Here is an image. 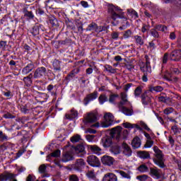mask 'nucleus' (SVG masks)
<instances>
[{
	"instance_id": "nucleus-1",
	"label": "nucleus",
	"mask_w": 181,
	"mask_h": 181,
	"mask_svg": "<svg viewBox=\"0 0 181 181\" xmlns=\"http://www.w3.org/2000/svg\"><path fill=\"white\" fill-rule=\"evenodd\" d=\"M107 12L112 21L122 19L124 23H128L127 17H125L124 12H122V9L119 7L115 6L113 4H110L107 7Z\"/></svg>"
},
{
	"instance_id": "nucleus-2",
	"label": "nucleus",
	"mask_w": 181,
	"mask_h": 181,
	"mask_svg": "<svg viewBox=\"0 0 181 181\" xmlns=\"http://www.w3.org/2000/svg\"><path fill=\"white\" fill-rule=\"evenodd\" d=\"M97 121H98V112L95 110L86 112L83 115V124L84 125H91V124H95Z\"/></svg>"
},
{
	"instance_id": "nucleus-3",
	"label": "nucleus",
	"mask_w": 181,
	"mask_h": 181,
	"mask_svg": "<svg viewBox=\"0 0 181 181\" xmlns=\"http://www.w3.org/2000/svg\"><path fill=\"white\" fill-rule=\"evenodd\" d=\"M153 151L156 156V158H153L154 163H156L157 166H159V168H165L166 165H165V160L163 159V153H162V151H160L156 146L153 147Z\"/></svg>"
},
{
	"instance_id": "nucleus-4",
	"label": "nucleus",
	"mask_w": 181,
	"mask_h": 181,
	"mask_svg": "<svg viewBox=\"0 0 181 181\" xmlns=\"http://www.w3.org/2000/svg\"><path fill=\"white\" fill-rule=\"evenodd\" d=\"M105 121L101 123V127L103 128H108V127H111L112 123L114 122V115L112 113H105L104 115Z\"/></svg>"
},
{
	"instance_id": "nucleus-5",
	"label": "nucleus",
	"mask_w": 181,
	"mask_h": 181,
	"mask_svg": "<svg viewBox=\"0 0 181 181\" xmlns=\"http://www.w3.org/2000/svg\"><path fill=\"white\" fill-rule=\"evenodd\" d=\"M47 74V69L45 66L38 67L34 71V78H43Z\"/></svg>"
},
{
	"instance_id": "nucleus-6",
	"label": "nucleus",
	"mask_w": 181,
	"mask_h": 181,
	"mask_svg": "<svg viewBox=\"0 0 181 181\" xmlns=\"http://www.w3.org/2000/svg\"><path fill=\"white\" fill-rule=\"evenodd\" d=\"M121 101L118 103V107H122L126 105V107H132V103L128 100V95L125 92L120 93Z\"/></svg>"
},
{
	"instance_id": "nucleus-7",
	"label": "nucleus",
	"mask_w": 181,
	"mask_h": 181,
	"mask_svg": "<svg viewBox=\"0 0 181 181\" xmlns=\"http://www.w3.org/2000/svg\"><path fill=\"white\" fill-rule=\"evenodd\" d=\"M122 132V127L117 126L115 128H112L110 132V136L112 138H116L117 141H119L121 138V132Z\"/></svg>"
},
{
	"instance_id": "nucleus-8",
	"label": "nucleus",
	"mask_w": 181,
	"mask_h": 181,
	"mask_svg": "<svg viewBox=\"0 0 181 181\" xmlns=\"http://www.w3.org/2000/svg\"><path fill=\"white\" fill-rule=\"evenodd\" d=\"M75 153L79 158H83L86 155V148L84 145L79 144L74 148Z\"/></svg>"
},
{
	"instance_id": "nucleus-9",
	"label": "nucleus",
	"mask_w": 181,
	"mask_h": 181,
	"mask_svg": "<svg viewBox=\"0 0 181 181\" xmlns=\"http://www.w3.org/2000/svg\"><path fill=\"white\" fill-rule=\"evenodd\" d=\"M119 111L124 114V115L131 116L134 114V110L132 109V106L127 107V105L119 106L118 107Z\"/></svg>"
},
{
	"instance_id": "nucleus-10",
	"label": "nucleus",
	"mask_w": 181,
	"mask_h": 181,
	"mask_svg": "<svg viewBox=\"0 0 181 181\" xmlns=\"http://www.w3.org/2000/svg\"><path fill=\"white\" fill-rule=\"evenodd\" d=\"M181 59V49H175L170 54V60L173 62H179Z\"/></svg>"
},
{
	"instance_id": "nucleus-11",
	"label": "nucleus",
	"mask_w": 181,
	"mask_h": 181,
	"mask_svg": "<svg viewBox=\"0 0 181 181\" xmlns=\"http://www.w3.org/2000/svg\"><path fill=\"white\" fill-rule=\"evenodd\" d=\"M150 175L151 176H152V177H154L155 179H160V177L162 176V170L156 167L151 168Z\"/></svg>"
},
{
	"instance_id": "nucleus-12",
	"label": "nucleus",
	"mask_w": 181,
	"mask_h": 181,
	"mask_svg": "<svg viewBox=\"0 0 181 181\" xmlns=\"http://www.w3.org/2000/svg\"><path fill=\"white\" fill-rule=\"evenodd\" d=\"M101 144L104 148H111L114 143L112 142V139L110 136H105L102 138Z\"/></svg>"
},
{
	"instance_id": "nucleus-13",
	"label": "nucleus",
	"mask_w": 181,
	"mask_h": 181,
	"mask_svg": "<svg viewBox=\"0 0 181 181\" xmlns=\"http://www.w3.org/2000/svg\"><path fill=\"white\" fill-rule=\"evenodd\" d=\"M87 162L90 166H99L100 160L95 156H89L87 158Z\"/></svg>"
},
{
	"instance_id": "nucleus-14",
	"label": "nucleus",
	"mask_w": 181,
	"mask_h": 181,
	"mask_svg": "<svg viewBox=\"0 0 181 181\" xmlns=\"http://www.w3.org/2000/svg\"><path fill=\"white\" fill-rule=\"evenodd\" d=\"M15 177H16V175L8 172L0 174V181L11 180V179H15Z\"/></svg>"
},
{
	"instance_id": "nucleus-15",
	"label": "nucleus",
	"mask_w": 181,
	"mask_h": 181,
	"mask_svg": "<svg viewBox=\"0 0 181 181\" xmlns=\"http://www.w3.org/2000/svg\"><path fill=\"white\" fill-rule=\"evenodd\" d=\"M84 166H86V162H84L83 158L77 159L75 164L72 165L74 170H81Z\"/></svg>"
},
{
	"instance_id": "nucleus-16",
	"label": "nucleus",
	"mask_w": 181,
	"mask_h": 181,
	"mask_svg": "<svg viewBox=\"0 0 181 181\" xmlns=\"http://www.w3.org/2000/svg\"><path fill=\"white\" fill-rule=\"evenodd\" d=\"M39 173H41V177L43 179L45 177H49L50 175L47 173V166L46 164L40 165L38 168Z\"/></svg>"
},
{
	"instance_id": "nucleus-17",
	"label": "nucleus",
	"mask_w": 181,
	"mask_h": 181,
	"mask_svg": "<svg viewBox=\"0 0 181 181\" xmlns=\"http://www.w3.org/2000/svg\"><path fill=\"white\" fill-rule=\"evenodd\" d=\"M102 163L103 165H107V166H111L114 165V158L109 156H103L101 158Z\"/></svg>"
},
{
	"instance_id": "nucleus-18",
	"label": "nucleus",
	"mask_w": 181,
	"mask_h": 181,
	"mask_svg": "<svg viewBox=\"0 0 181 181\" xmlns=\"http://www.w3.org/2000/svg\"><path fill=\"white\" fill-rule=\"evenodd\" d=\"M97 97H98V92L94 91L93 93L88 95L86 96V98H85L84 104L86 105H88V103H90V101H93V100H95V98H97Z\"/></svg>"
},
{
	"instance_id": "nucleus-19",
	"label": "nucleus",
	"mask_w": 181,
	"mask_h": 181,
	"mask_svg": "<svg viewBox=\"0 0 181 181\" xmlns=\"http://www.w3.org/2000/svg\"><path fill=\"white\" fill-rule=\"evenodd\" d=\"M141 103L144 105H148V104H151L149 91H146L141 95Z\"/></svg>"
},
{
	"instance_id": "nucleus-20",
	"label": "nucleus",
	"mask_w": 181,
	"mask_h": 181,
	"mask_svg": "<svg viewBox=\"0 0 181 181\" xmlns=\"http://www.w3.org/2000/svg\"><path fill=\"white\" fill-rule=\"evenodd\" d=\"M88 148L92 153H95V155H101V148L97 145H89Z\"/></svg>"
},
{
	"instance_id": "nucleus-21",
	"label": "nucleus",
	"mask_w": 181,
	"mask_h": 181,
	"mask_svg": "<svg viewBox=\"0 0 181 181\" xmlns=\"http://www.w3.org/2000/svg\"><path fill=\"white\" fill-rule=\"evenodd\" d=\"M122 148L123 149V153L126 155V156H131L132 155V150L131 147L127 144V143L123 142L122 144Z\"/></svg>"
},
{
	"instance_id": "nucleus-22",
	"label": "nucleus",
	"mask_w": 181,
	"mask_h": 181,
	"mask_svg": "<svg viewBox=\"0 0 181 181\" xmlns=\"http://www.w3.org/2000/svg\"><path fill=\"white\" fill-rule=\"evenodd\" d=\"M117 175L114 173H108L103 177V181H117Z\"/></svg>"
},
{
	"instance_id": "nucleus-23",
	"label": "nucleus",
	"mask_w": 181,
	"mask_h": 181,
	"mask_svg": "<svg viewBox=\"0 0 181 181\" xmlns=\"http://www.w3.org/2000/svg\"><path fill=\"white\" fill-rule=\"evenodd\" d=\"M132 146L133 149H138V148H141V139L138 136L134 137L132 141Z\"/></svg>"
},
{
	"instance_id": "nucleus-24",
	"label": "nucleus",
	"mask_w": 181,
	"mask_h": 181,
	"mask_svg": "<svg viewBox=\"0 0 181 181\" xmlns=\"http://www.w3.org/2000/svg\"><path fill=\"white\" fill-rule=\"evenodd\" d=\"M47 6L50 9H56L59 6V3L56 0H48L47 2Z\"/></svg>"
},
{
	"instance_id": "nucleus-25",
	"label": "nucleus",
	"mask_w": 181,
	"mask_h": 181,
	"mask_svg": "<svg viewBox=\"0 0 181 181\" xmlns=\"http://www.w3.org/2000/svg\"><path fill=\"white\" fill-rule=\"evenodd\" d=\"M140 70L144 73V74H151V73H152V68L144 64L140 66Z\"/></svg>"
},
{
	"instance_id": "nucleus-26",
	"label": "nucleus",
	"mask_w": 181,
	"mask_h": 181,
	"mask_svg": "<svg viewBox=\"0 0 181 181\" xmlns=\"http://www.w3.org/2000/svg\"><path fill=\"white\" fill-rule=\"evenodd\" d=\"M33 67H35V66L33 63L28 64L23 69V74H29V73L33 70Z\"/></svg>"
},
{
	"instance_id": "nucleus-27",
	"label": "nucleus",
	"mask_w": 181,
	"mask_h": 181,
	"mask_svg": "<svg viewBox=\"0 0 181 181\" xmlns=\"http://www.w3.org/2000/svg\"><path fill=\"white\" fill-rule=\"evenodd\" d=\"M62 160L63 162H69V160H73V155L71 152H66L63 154Z\"/></svg>"
},
{
	"instance_id": "nucleus-28",
	"label": "nucleus",
	"mask_w": 181,
	"mask_h": 181,
	"mask_svg": "<svg viewBox=\"0 0 181 181\" xmlns=\"http://www.w3.org/2000/svg\"><path fill=\"white\" fill-rule=\"evenodd\" d=\"M78 112H77V110L72 109L71 110V114H66L65 115L66 119H73V118H76L78 117Z\"/></svg>"
},
{
	"instance_id": "nucleus-29",
	"label": "nucleus",
	"mask_w": 181,
	"mask_h": 181,
	"mask_svg": "<svg viewBox=\"0 0 181 181\" xmlns=\"http://www.w3.org/2000/svg\"><path fill=\"white\" fill-rule=\"evenodd\" d=\"M110 151L113 153V155H119L120 150H119V146L113 144L110 148Z\"/></svg>"
},
{
	"instance_id": "nucleus-30",
	"label": "nucleus",
	"mask_w": 181,
	"mask_h": 181,
	"mask_svg": "<svg viewBox=\"0 0 181 181\" xmlns=\"http://www.w3.org/2000/svg\"><path fill=\"white\" fill-rule=\"evenodd\" d=\"M89 30H95V32H103V28H101V26L98 27L97 26V24L92 23L88 25Z\"/></svg>"
},
{
	"instance_id": "nucleus-31",
	"label": "nucleus",
	"mask_w": 181,
	"mask_h": 181,
	"mask_svg": "<svg viewBox=\"0 0 181 181\" xmlns=\"http://www.w3.org/2000/svg\"><path fill=\"white\" fill-rule=\"evenodd\" d=\"M60 61L54 59L52 65L55 71H62V67L60 66Z\"/></svg>"
},
{
	"instance_id": "nucleus-32",
	"label": "nucleus",
	"mask_w": 181,
	"mask_h": 181,
	"mask_svg": "<svg viewBox=\"0 0 181 181\" xmlns=\"http://www.w3.org/2000/svg\"><path fill=\"white\" fill-rule=\"evenodd\" d=\"M134 40L136 42V45H137V46H144L145 42L144 41V39H142V37L139 35H135Z\"/></svg>"
},
{
	"instance_id": "nucleus-33",
	"label": "nucleus",
	"mask_w": 181,
	"mask_h": 181,
	"mask_svg": "<svg viewBox=\"0 0 181 181\" xmlns=\"http://www.w3.org/2000/svg\"><path fill=\"white\" fill-rule=\"evenodd\" d=\"M59 156H60V150H56L47 156V160H49L50 158H59Z\"/></svg>"
},
{
	"instance_id": "nucleus-34",
	"label": "nucleus",
	"mask_w": 181,
	"mask_h": 181,
	"mask_svg": "<svg viewBox=\"0 0 181 181\" xmlns=\"http://www.w3.org/2000/svg\"><path fill=\"white\" fill-rule=\"evenodd\" d=\"M149 91H151V93L153 91H156V93H160V91H163V87L160 86H151L149 88Z\"/></svg>"
},
{
	"instance_id": "nucleus-35",
	"label": "nucleus",
	"mask_w": 181,
	"mask_h": 181,
	"mask_svg": "<svg viewBox=\"0 0 181 181\" xmlns=\"http://www.w3.org/2000/svg\"><path fill=\"white\" fill-rule=\"evenodd\" d=\"M154 29L156 30H159L160 32H166V30H168V27L165 25L160 24L155 25Z\"/></svg>"
},
{
	"instance_id": "nucleus-36",
	"label": "nucleus",
	"mask_w": 181,
	"mask_h": 181,
	"mask_svg": "<svg viewBox=\"0 0 181 181\" xmlns=\"http://www.w3.org/2000/svg\"><path fill=\"white\" fill-rule=\"evenodd\" d=\"M81 139V136L80 134H76L71 137L70 141L72 142V144H76L77 142H79L80 140Z\"/></svg>"
},
{
	"instance_id": "nucleus-37",
	"label": "nucleus",
	"mask_w": 181,
	"mask_h": 181,
	"mask_svg": "<svg viewBox=\"0 0 181 181\" xmlns=\"http://www.w3.org/2000/svg\"><path fill=\"white\" fill-rule=\"evenodd\" d=\"M127 13H129V15H132V16L133 18H134V19H136L139 16L138 15V13L135 10H134L133 8L127 9Z\"/></svg>"
},
{
	"instance_id": "nucleus-38",
	"label": "nucleus",
	"mask_w": 181,
	"mask_h": 181,
	"mask_svg": "<svg viewBox=\"0 0 181 181\" xmlns=\"http://www.w3.org/2000/svg\"><path fill=\"white\" fill-rule=\"evenodd\" d=\"M23 12H24V16H26L30 19H33V18H35V15H33V13L32 11H28V9L24 8Z\"/></svg>"
},
{
	"instance_id": "nucleus-39",
	"label": "nucleus",
	"mask_w": 181,
	"mask_h": 181,
	"mask_svg": "<svg viewBox=\"0 0 181 181\" xmlns=\"http://www.w3.org/2000/svg\"><path fill=\"white\" fill-rule=\"evenodd\" d=\"M137 170H139V172H141V173H145V172H148L149 169L148 168V166H146V165L142 164L138 167Z\"/></svg>"
},
{
	"instance_id": "nucleus-40",
	"label": "nucleus",
	"mask_w": 181,
	"mask_h": 181,
	"mask_svg": "<svg viewBox=\"0 0 181 181\" xmlns=\"http://www.w3.org/2000/svg\"><path fill=\"white\" fill-rule=\"evenodd\" d=\"M139 156L141 158V159H148V158L150 157V155L148 151H139Z\"/></svg>"
},
{
	"instance_id": "nucleus-41",
	"label": "nucleus",
	"mask_w": 181,
	"mask_h": 181,
	"mask_svg": "<svg viewBox=\"0 0 181 181\" xmlns=\"http://www.w3.org/2000/svg\"><path fill=\"white\" fill-rule=\"evenodd\" d=\"M98 100L100 104L103 105L104 104V103H107V101H108V98L107 97V95L102 94L99 96Z\"/></svg>"
},
{
	"instance_id": "nucleus-42",
	"label": "nucleus",
	"mask_w": 181,
	"mask_h": 181,
	"mask_svg": "<svg viewBox=\"0 0 181 181\" xmlns=\"http://www.w3.org/2000/svg\"><path fill=\"white\" fill-rule=\"evenodd\" d=\"M105 69L106 71H108L109 73H112V74H115L117 73V69L112 68L110 65H105Z\"/></svg>"
},
{
	"instance_id": "nucleus-43",
	"label": "nucleus",
	"mask_w": 181,
	"mask_h": 181,
	"mask_svg": "<svg viewBox=\"0 0 181 181\" xmlns=\"http://www.w3.org/2000/svg\"><path fill=\"white\" fill-rule=\"evenodd\" d=\"M1 93L4 95L5 97H7L8 98H12L13 95H12V92L11 90L6 89V90H2Z\"/></svg>"
},
{
	"instance_id": "nucleus-44",
	"label": "nucleus",
	"mask_w": 181,
	"mask_h": 181,
	"mask_svg": "<svg viewBox=\"0 0 181 181\" xmlns=\"http://www.w3.org/2000/svg\"><path fill=\"white\" fill-rule=\"evenodd\" d=\"M40 29V28H39L38 25H35L33 26V31H32L33 36H37V35H39Z\"/></svg>"
},
{
	"instance_id": "nucleus-45",
	"label": "nucleus",
	"mask_w": 181,
	"mask_h": 181,
	"mask_svg": "<svg viewBox=\"0 0 181 181\" xmlns=\"http://www.w3.org/2000/svg\"><path fill=\"white\" fill-rule=\"evenodd\" d=\"M132 36V31L131 30H127L123 34L124 39H129Z\"/></svg>"
},
{
	"instance_id": "nucleus-46",
	"label": "nucleus",
	"mask_w": 181,
	"mask_h": 181,
	"mask_svg": "<svg viewBox=\"0 0 181 181\" xmlns=\"http://www.w3.org/2000/svg\"><path fill=\"white\" fill-rule=\"evenodd\" d=\"M142 94V86H138L134 90V95L135 97H139Z\"/></svg>"
},
{
	"instance_id": "nucleus-47",
	"label": "nucleus",
	"mask_w": 181,
	"mask_h": 181,
	"mask_svg": "<svg viewBox=\"0 0 181 181\" xmlns=\"http://www.w3.org/2000/svg\"><path fill=\"white\" fill-rule=\"evenodd\" d=\"M117 98H118V95L117 94L110 95L109 97V103H110L111 104H113V103L115 101V100H117Z\"/></svg>"
},
{
	"instance_id": "nucleus-48",
	"label": "nucleus",
	"mask_w": 181,
	"mask_h": 181,
	"mask_svg": "<svg viewBox=\"0 0 181 181\" xmlns=\"http://www.w3.org/2000/svg\"><path fill=\"white\" fill-rule=\"evenodd\" d=\"M163 78H165V80H168V81H173L174 83H177V81H178L179 80V78L176 76L168 78L165 75H164Z\"/></svg>"
},
{
	"instance_id": "nucleus-49",
	"label": "nucleus",
	"mask_w": 181,
	"mask_h": 181,
	"mask_svg": "<svg viewBox=\"0 0 181 181\" xmlns=\"http://www.w3.org/2000/svg\"><path fill=\"white\" fill-rule=\"evenodd\" d=\"M150 33L153 35L156 39L159 37V33L155 28H153L150 30Z\"/></svg>"
},
{
	"instance_id": "nucleus-50",
	"label": "nucleus",
	"mask_w": 181,
	"mask_h": 181,
	"mask_svg": "<svg viewBox=\"0 0 181 181\" xmlns=\"http://www.w3.org/2000/svg\"><path fill=\"white\" fill-rule=\"evenodd\" d=\"M69 181H80V178H78V176H77V175L72 174V175H69Z\"/></svg>"
},
{
	"instance_id": "nucleus-51",
	"label": "nucleus",
	"mask_w": 181,
	"mask_h": 181,
	"mask_svg": "<svg viewBox=\"0 0 181 181\" xmlns=\"http://www.w3.org/2000/svg\"><path fill=\"white\" fill-rule=\"evenodd\" d=\"M173 111V107H167L163 110V113L165 114V115H169V114H172Z\"/></svg>"
},
{
	"instance_id": "nucleus-52",
	"label": "nucleus",
	"mask_w": 181,
	"mask_h": 181,
	"mask_svg": "<svg viewBox=\"0 0 181 181\" xmlns=\"http://www.w3.org/2000/svg\"><path fill=\"white\" fill-rule=\"evenodd\" d=\"M4 118H6V119H13V118H16V116L9 113V112H7L6 114L4 115Z\"/></svg>"
},
{
	"instance_id": "nucleus-53",
	"label": "nucleus",
	"mask_w": 181,
	"mask_h": 181,
	"mask_svg": "<svg viewBox=\"0 0 181 181\" xmlns=\"http://www.w3.org/2000/svg\"><path fill=\"white\" fill-rule=\"evenodd\" d=\"M136 179L140 181H146L148 180V175H139L136 177Z\"/></svg>"
},
{
	"instance_id": "nucleus-54",
	"label": "nucleus",
	"mask_w": 181,
	"mask_h": 181,
	"mask_svg": "<svg viewBox=\"0 0 181 181\" xmlns=\"http://www.w3.org/2000/svg\"><path fill=\"white\" fill-rule=\"evenodd\" d=\"M86 175L90 179H94L95 177V174H94V171L93 170L88 171V173H86Z\"/></svg>"
},
{
	"instance_id": "nucleus-55",
	"label": "nucleus",
	"mask_w": 181,
	"mask_h": 181,
	"mask_svg": "<svg viewBox=\"0 0 181 181\" xmlns=\"http://www.w3.org/2000/svg\"><path fill=\"white\" fill-rule=\"evenodd\" d=\"M32 78H33V75L32 74H30L27 77H25L23 80L25 83H26V81H28V83H31Z\"/></svg>"
},
{
	"instance_id": "nucleus-56",
	"label": "nucleus",
	"mask_w": 181,
	"mask_h": 181,
	"mask_svg": "<svg viewBox=\"0 0 181 181\" xmlns=\"http://www.w3.org/2000/svg\"><path fill=\"white\" fill-rule=\"evenodd\" d=\"M172 131L174 134H179L180 132V129L177 127V125H174L171 127Z\"/></svg>"
},
{
	"instance_id": "nucleus-57",
	"label": "nucleus",
	"mask_w": 181,
	"mask_h": 181,
	"mask_svg": "<svg viewBox=\"0 0 181 181\" xmlns=\"http://www.w3.org/2000/svg\"><path fill=\"white\" fill-rule=\"evenodd\" d=\"M122 135L124 139H127V138H128V135H129V130H127V129L123 130Z\"/></svg>"
},
{
	"instance_id": "nucleus-58",
	"label": "nucleus",
	"mask_w": 181,
	"mask_h": 181,
	"mask_svg": "<svg viewBox=\"0 0 181 181\" xmlns=\"http://www.w3.org/2000/svg\"><path fill=\"white\" fill-rule=\"evenodd\" d=\"M119 174L121 175V176H122V177H125L126 179H131V175L124 171H120Z\"/></svg>"
},
{
	"instance_id": "nucleus-59",
	"label": "nucleus",
	"mask_w": 181,
	"mask_h": 181,
	"mask_svg": "<svg viewBox=\"0 0 181 181\" xmlns=\"http://www.w3.org/2000/svg\"><path fill=\"white\" fill-rule=\"evenodd\" d=\"M86 138L88 142H93V141H94V138H95V136L88 134L86 136Z\"/></svg>"
},
{
	"instance_id": "nucleus-60",
	"label": "nucleus",
	"mask_w": 181,
	"mask_h": 181,
	"mask_svg": "<svg viewBox=\"0 0 181 181\" xmlns=\"http://www.w3.org/2000/svg\"><path fill=\"white\" fill-rule=\"evenodd\" d=\"M153 146V141L152 140H147L145 144V148H151Z\"/></svg>"
},
{
	"instance_id": "nucleus-61",
	"label": "nucleus",
	"mask_w": 181,
	"mask_h": 181,
	"mask_svg": "<svg viewBox=\"0 0 181 181\" xmlns=\"http://www.w3.org/2000/svg\"><path fill=\"white\" fill-rule=\"evenodd\" d=\"M124 67H126V69H127V70H132L133 69H134V66L132 64L130 63H127L124 64Z\"/></svg>"
},
{
	"instance_id": "nucleus-62",
	"label": "nucleus",
	"mask_w": 181,
	"mask_h": 181,
	"mask_svg": "<svg viewBox=\"0 0 181 181\" xmlns=\"http://www.w3.org/2000/svg\"><path fill=\"white\" fill-rule=\"evenodd\" d=\"M49 23L52 26H57V19H56V18H51V19H49Z\"/></svg>"
},
{
	"instance_id": "nucleus-63",
	"label": "nucleus",
	"mask_w": 181,
	"mask_h": 181,
	"mask_svg": "<svg viewBox=\"0 0 181 181\" xmlns=\"http://www.w3.org/2000/svg\"><path fill=\"white\" fill-rule=\"evenodd\" d=\"M149 29H150L149 25L144 24L141 28V32L143 33H145V32H146L147 30H149Z\"/></svg>"
},
{
	"instance_id": "nucleus-64",
	"label": "nucleus",
	"mask_w": 181,
	"mask_h": 181,
	"mask_svg": "<svg viewBox=\"0 0 181 181\" xmlns=\"http://www.w3.org/2000/svg\"><path fill=\"white\" fill-rule=\"evenodd\" d=\"M35 179H36V177L33 175H28V177H26V181H34Z\"/></svg>"
}]
</instances>
